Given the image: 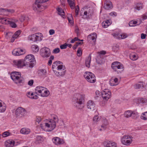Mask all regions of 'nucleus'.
I'll return each instance as SVG.
<instances>
[{
	"mask_svg": "<svg viewBox=\"0 0 147 147\" xmlns=\"http://www.w3.org/2000/svg\"><path fill=\"white\" fill-rule=\"evenodd\" d=\"M84 76L87 81L90 83H94L96 81L95 75L91 72H85L84 75Z\"/></svg>",
	"mask_w": 147,
	"mask_h": 147,
	"instance_id": "obj_7",
	"label": "nucleus"
},
{
	"mask_svg": "<svg viewBox=\"0 0 147 147\" xmlns=\"http://www.w3.org/2000/svg\"><path fill=\"white\" fill-rule=\"evenodd\" d=\"M100 119V117L97 115H95L93 118V121L95 122H97Z\"/></svg>",
	"mask_w": 147,
	"mask_h": 147,
	"instance_id": "obj_47",
	"label": "nucleus"
},
{
	"mask_svg": "<svg viewBox=\"0 0 147 147\" xmlns=\"http://www.w3.org/2000/svg\"><path fill=\"white\" fill-rule=\"evenodd\" d=\"M9 132L7 131H6L4 132L2 136L4 137H7L8 136H9Z\"/></svg>",
	"mask_w": 147,
	"mask_h": 147,
	"instance_id": "obj_56",
	"label": "nucleus"
},
{
	"mask_svg": "<svg viewBox=\"0 0 147 147\" xmlns=\"http://www.w3.org/2000/svg\"><path fill=\"white\" fill-rule=\"evenodd\" d=\"M30 129L26 128H22L20 131V133L24 134H27L30 132Z\"/></svg>",
	"mask_w": 147,
	"mask_h": 147,
	"instance_id": "obj_32",
	"label": "nucleus"
},
{
	"mask_svg": "<svg viewBox=\"0 0 147 147\" xmlns=\"http://www.w3.org/2000/svg\"><path fill=\"white\" fill-rule=\"evenodd\" d=\"M138 102L142 104L146 103L147 102V99L145 98H140L138 99Z\"/></svg>",
	"mask_w": 147,
	"mask_h": 147,
	"instance_id": "obj_44",
	"label": "nucleus"
},
{
	"mask_svg": "<svg viewBox=\"0 0 147 147\" xmlns=\"http://www.w3.org/2000/svg\"><path fill=\"white\" fill-rule=\"evenodd\" d=\"M67 47L66 43H65L63 45H61L60 46V48L61 49H66Z\"/></svg>",
	"mask_w": 147,
	"mask_h": 147,
	"instance_id": "obj_55",
	"label": "nucleus"
},
{
	"mask_svg": "<svg viewBox=\"0 0 147 147\" xmlns=\"http://www.w3.org/2000/svg\"><path fill=\"white\" fill-rule=\"evenodd\" d=\"M68 4L71 9H74L75 7V3L74 0H67Z\"/></svg>",
	"mask_w": 147,
	"mask_h": 147,
	"instance_id": "obj_30",
	"label": "nucleus"
},
{
	"mask_svg": "<svg viewBox=\"0 0 147 147\" xmlns=\"http://www.w3.org/2000/svg\"><path fill=\"white\" fill-rule=\"evenodd\" d=\"M26 112L25 109L21 107L18 108L16 111V115L17 117H24Z\"/></svg>",
	"mask_w": 147,
	"mask_h": 147,
	"instance_id": "obj_9",
	"label": "nucleus"
},
{
	"mask_svg": "<svg viewBox=\"0 0 147 147\" xmlns=\"http://www.w3.org/2000/svg\"><path fill=\"white\" fill-rule=\"evenodd\" d=\"M10 23H9V24H10V26L11 27L13 28H16L17 27V25L15 23L11 22V21H10Z\"/></svg>",
	"mask_w": 147,
	"mask_h": 147,
	"instance_id": "obj_50",
	"label": "nucleus"
},
{
	"mask_svg": "<svg viewBox=\"0 0 147 147\" xmlns=\"http://www.w3.org/2000/svg\"><path fill=\"white\" fill-rule=\"evenodd\" d=\"M113 5L111 1L109 0H106L104 4V8L106 10H108L113 8Z\"/></svg>",
	"mask_w": 147,
	"mask_h": 147,
	"instance_id": "obj_17",
	"label": "nucleus"
},
{
	"mask_svg": "<svg viewBox=\"0 0 147 147\" xmlns=\"http://www.w3.org/2000/svg\"><path fill=\"white\" fill-rule=\"evenodd\" d=\"M28 40L34 42L36 41V33L29 36L28 37Z\"/></svg>",
	"mask_w": 147,
	"mask_h": 147,
	"instance_id": "obj_37",
	"label": "nucleus"
},
{
	"mask_svg": "<svg viewBox=\"0 0 147 147\" xmlns=\"http://www.w3.org/2000/svg\"><path fill=\"white\" fill-rule=\"evenodd\" d=\"M10 21L14 23L18 21V20L14 18H11L10 19Z\"/></svg>",
	"mask_w": 147,
	"mask_h": 147,
	"instance_id": "obj_59",
	"label": "nucleus"
},
{
	"mask_svg": "<svg viewBox=\"0 0 147 147\" xmlns=\"http://www.w3.org/2000/svg\"><path fill=\"white\" fill-rule=\"evenodd\" d=\"M53 143L55 145H58L63 144L64 143L63 140L61 139L59 137H56L53 139Z\"/></svg>",
	"mask_w": 147,
	"mask_h": 147,
	"instance_id": "obj_16",
	"label": "nucleus"
},
{
	"mask_svg": "<svg viewBox=\"0 0 147 147\" xmlns=\"http://www.w3.org/2000/svg\"><path fill=\"white\" fill-rule=\"evenodd\" d=\"M24 60L27 67L32 68L36 64V61L34 57L32 54L27 55Z\"/></svg>",
	"mask_w": 147,
	"mask_h": 147,
	"instance_id": "obj_2",
	"label": "nucleus"
},
{
	"mask_svg": "<svg viewBox=\"0 0 147 147\" xmlns=\"http://www.w3.org/2000/svg\"><path fill=\"white\" fill-rule=\"evenodd\" d=\"M36 41H40L42 39L43 36L42 34L40 33H36Z\"/></svg>",
	"mask_w": 147,
	"mask_h": 147,
	"instance_id": "obj_39",
	"label": "nucleus"
},
{
	"mask_svg": "<svg viewBox=\"0 0 147 147\" xmlns=\"http://www.w3.org/2000/svg\"><path fill=\"white\" fill-rule=\"evenodd\" d=\"M133 112L132 111H127L124 113V115L126 117L129 118L131 116Z\"/></svg>",
	"mask_w": 147,
	"mask_h": 147,
	"instance_id": "obj_41",
	"label": "nucleus"
},
{
	"mask_svg": "<svg viewBox=\"0 0 147 147\" xmlns=\"http://www.w3.org/2000/svg\"><path fill=\"white\" fill-rule=\"evenodd\" d=\"M111 68L118 74L121 73L123 70V65L118 61L113 62L111 64Z\"/></svg>",
	"mask_w": 147,
	"mask_h": 147,
	"instance_id": "obj_6",
	"label": "nucleus"
},
{
	"mask_svg": "<svg viewBox=\"0 0 147 147\" xmlns=\"http://www.w3.org/2000/svg\"><path fill=\"white\" fill-rule=\"evenodd\" d=\"M13 63L16 67L18 68H22L24 66H26L24 59H21L14 61Z\"/></svg>",
	"mask_w": 147,
	"mask_h": 147,
	"instance_id": "obj_12",
	"label": "nucleus"
},
{
	"mask_svg": "<svg viewBox=\"0 0 147 147\" xmlns=\"http://www.w3.org/2000/svg\"><path fill=\"white\" fill-rule=\"evenodd\" d=\"M91 57V54H90L88 58L86 59V66L88 67H90Z\"/></svg>",
	"mask_w": 147,
	"mask_h": 147,
	"instance_id": "obj_33",
	"label": "nucleus"
},
{
	"mask_svg": "<svg viewBox=\"0 0 147 147\" xmlns=\"http://www.w3.org/2000/svg\"><path fill=\"white\" fill-rule=\"evenodd\" d=\"M106 53V52L105 51H102L100 52H99L98 53V54L99 55H104Z\"/></svg>",
	"mask_w": 147,
	"mask_h": 147,
	"instance_id": "obj_60",
	"label": "nucleus"
},
{
	"mask_svg": "<svg viewBox=\"0 0 147 147\" xmlns=\"http://www.w3.org/2000/svg\"><path fill=\"white\" fill-rule=\"evenodd\" d=\"M13 35V34L12 32H8L6 33L5 34V37L7 38H10Z\"/></svg>",
	"mask_w": 147,
	"mask_h": 147,
	"instance_id": "obj_48",
	"label": "nucleus"
},
{
	"mask_svg": "<svg viewBox=\"0 0 147 147\" xmlns=\"http://www.w3.org/2000/svg\"><path fill=\"white\" fill-rule=\"evenodd\" d=\"M68 20L69 22L70 23H72L73 22V21L72 20V17L71 15H70V18L67 17Z\"/></svg>",
	"mask_w": 147,
	"mask_h": 147,
	"instance_id": "obj_53",
	"label": "nucleus"
},
{
	"mask_svg": "<svg viewBox=\"0 0 147 147\" xmlns=\"http://www.w3.org/2000/svg\"><path fill=\"white\" fill-rule=\"evenodd\" d=\"M77 55L78 56H80L82 55V51L79 48L77 51Z\"/></svg>",
	"mask_w": 147,
	"mask_h": 147,
	"instance_id": "obj_57",
	"label": "nucleus"
},
{
	"mask_svg": "<svg viewBox=\"0 0 147 147\" xmlns=\"http://www.w3.org/2000/svg\"><path fill=\"white\" fill-rule=\"evenodd\" d=\"M108 123L106 119L104 120V122L103 123L102 125L101 126V128L98 129L99 130L101 131L105 130L106 128V125H107Z\"/></svg>",
	"mask_w": 147,
	"mask_h": 147,
	"instance_id": "obj_34",
	"label": "nucleus"
},
{
	"mask_svg": "<svg viewBox=\"0 0 147 147\" xmlns=\"http://www.w3.org/2000/svg\"><path fill=\"white\" fill-rule=\"evenodd\" d=\"M111 24V21L109 20H107L103 21L102 23V26L104 28H107Z\"/></svg>",
	"mask_w": 147,
	"mask_h": 147,
	"instance_id": "obj_29",
	"label": "nucleus"
},
{
	"mask_svg": "<svg viewBox=\"0 0 147 147\" xmlns=\"http://www.w3.org/2000/svg\"><path fill=\"white\" fill-rule=\"evenodd\" d=\"M143 116L141 117V118L144 120L147 119V112H145L144 113H143Z\"/></svg>",
	"mask_w": 147,
	"mask_h": 147,
	"instance_id": "obj_49",
	"label": "nucleus"
},
{
	"mask_svg": "<svg viewBox=\"0 0 147 147\" xmlns=\"http://www.w3.org/2000/svg\"><path fill=\"white\" fill-rule=\"evenodd\" d=\"M52 118L48 120L47 122L45 123V127L47 131H51L53 130L56 126L57 123H58L59 119L58 117L55 115H52Z\"/></svg>",
	"mask_w": 147,
	"mask_h": 147,
	"instance_id": "obj_1",
	"label": "nucleus"
},
{
	"mask_svg": "<svg viewBox=\"0 0 147 147\" xmlns=\"http://www.w3.org/2000/svg\"><path fill=\"white\" fill-rule=\"evenodd\" d=\"M57 11L58 12V14L64 18L63 16H64L65 13L63 10L61 8H58L57 9Z\"/></svg>",
	"mask_w": 147,
	"mask_h": 147,
	"instance_id": "obj_38",
	"label": "nucleus"
},
{
	"mask_svg": "<svg viewBox=\"0 0 147 147\" xmlns=\"http://www.w3.org/2000/svg\"><path fill=\"white\" fill-rule=\"evenodd\" d=\"M60 51V49L59 48H57L54 49L53 50V53L56 54L59 53Z\"/></svg>",
	"mask_w": 147,
	"mask_h": 147,
	"instance_id": "obj_52",
	"label": "nucleus"
},
{
	"mask_svg": "<svg viewBox=\"0 0 147 147\" xmlns=\"http://www.w3.org/2000/svg\"><path fill=\"white\" fill-rule=\"evenodd\" d=\"M1 20L2 23L5 24H9L10 22V19L8 18H1Z\"/></svg>",
	"mask_w": 147,
	"mask_h": 147,
	"instance_id": "obj_35",
	"label": "nucleus"
},
{
	"mask_svg": "<svg viewBox=\"0 0 147 147\" xmlns=\"http://www.w3.org/2000/svg\"><path fill=\"white\" fill-rule=\"evenodd\" d=\"M104 145L105 147H117V144L112 141H106L104 142Z\"/></svg>",
	"mask_w": 147,
	"mask_h": 147,
	"instance_id": "obj_14",
	"label": "nucleus"
},
{
	"mask_svg": "<svg viewBox=\"0 0 147 147\" xmlns=\"http://www.w3.org/2000/svg\"><path fill=\"white\" fill-rule=\"evenodd\" d=\"M44 140V137L38 135L36 137L34 143L36 144H39L43 142Z\"/></svg>",
	"mask_w": 147,
	"mask_h": 147,
	"instance_id": "obj_19",
	"label": "nucleus"
},
{
	"mask_svg": "<svg viewBox=\"0 0 147 147\" xmlns=\"http://www.w3.org/2000/svg\"><path fill=\"white\" fill-rule=\"evenodd\" d=\"M114 36L116 37L118 39H123L127 38L128 35L125 33L120 34H114Z\"/></svg>",
	"mask_w": 147,
	"mask_h": 147,
	"instance_id": "obj_21",
	"label": "nucleus"
},
{
	"mask_svg": "<svg viewBox=\"0 0 147 147\" xmlns=\"http://www.w3.org/2000/svg\"><path fill=\"white\" fill-rule=\"evenodd\" d=\"M42 91V94H41V96L42 97H47L50 94L49 91L45 88V89H44Z\"/></svg>",
	"mask_w": 147,
	"mask_h": 147,
	"instance_id": "obj_31",
	"label": "nucleus"
},
{
	"mask_svg": "<svg viewBox=\"0 0 147 147\" xmlns=\"http://www.w3.org/2000/svg\"><path fill=\"white\" fill-rule=\"evenodd\" d=\"M31 49L33 52H38L39 50L38 46L36 45H33L31 46Z\"/></svg>",
	"mask_w": 147,
	"mask_h": 147,
	"instance_id": "obj_40",
	"label": "nucleus"
},
{
	"mask_svg": "<svg viewBox=\"0 0 147 147\" xmlns=\"http://www.w3.org/2000/svg\"><path fill=\"white\" fill-rule=\"evenodd\" d=\"M141 22L142 21L140 20L136 21H131L129 22V24L130 26H135V25L136 24H137L138 25H139Z\"/></svg>",
	"mask_w": 147,
	"mask_h": 147,
	"instance_id": "obj_28",
	"label": "nucleus"
},
{
	"mask_svg": "<svg viewBox=\"0 0 147 147\" xmlns=\"http://www.w3.org/2000/svg\"><path fill=\"white\" fill-rule=\"evenodd\" d=\"M33 95L32 96H30V98L32 99H36L38 98V96L34 94L33 93Z\"/></svg>",
	"mask_w": 147,
	"mask_h": 147,
	"instance_id": "obj_54",
	"label": "nucleus"
},
{
	"mask_svg": "<svg viewBox=\"0 0 147 147\" xmlns=\"http://www.w3.org/2000/svg\"><path fill=\"white\" fill-rule=\"evenodd\" d=\"M79 7L78 5H77L75 9L76 16H77L78 14L79 11Z\"/></svg>",
	"mask_w": 147,
	"mask_h": 147,
	"instance_id": "obj_51",
	"label": "nucleus"
},
{
	"mask_svg": "<svg viewBox=\"0 0 147 147\" xmlns=\"http://www.w3.org/2000/svg\"><path fill=\"white\" fill-rule=\"evenodd\" d=\"M130 58L133 60H135L137 59L136 55H132L130 56Z\"/></svg>",
	"mask_w": 147,
	"mask_h": 147,
	"instance_id": "obj_58",
	"label": "nucleus"
},
{
	"mask_svg": "<svg viewBox=\"0 0 147 147\" xmlns=\"http://www.w3.org/2000/svg\"><path fill=\"white\" fill-rule=\"evenodd\" d=\"M40 54L43 57H48L49 56L51 52L50 49L47 47L42 48L40 50Z\"/></svg>",
	"mask_w": 147,
	"mask_h": 147,
	"instance_id": "obj_10",
	"label": "nucleus"
},
{
	"mask_svg": "<svg viewBox=\"0 0 147 147\" xmlns=\"http://www.w3.org/2000/svg\"><path fill=\"white\" fill-rule=\"evenodd\" d=\"M85 95L84 94H80L78 93L74 95L73 100L76 103L77 107L78 109H81L83 108V106H81L79 107V105H82L84 100Z\"/></svg>",
	"mask_w": 147,
	"mask_h": 147,
	"instance_id": "obj_3",
	"label": "nucleus"
},
{
	"mask_svg": "<svg viewBox=\"0 0 147 147\" xmlns=\"http://www.w3.org/2000/svg\"><path fill=\"white\" fill-rule=\"evenodd\" d=\"M63 63L60 61H56L53 63V65H52V68L56 69H58V66H63Z\"/></svg>",
	"mask_w": 147,
	"mask_h": 147,
	"instance_id": "obj_26",
	"label": "nucleus"
},
{
	"mask_svg": "<svg viewBox=\"0 0 147 147\" xmlns=\"http://www.w3.org/2000/svg\"><path fill=\"white\" fill-rule=\"evenodd\" d=\"M38 75L41 77H46L47 74V72L44 69H42L39 70L38 71Z\"/></svg>",
	"mask_w": 147,
	"mask_h": 147,
	"instance_id": "obj_27",
	"label": "nucleus"
},
{
	"mask_svg": "<svg viewBox=\"0 0 147 147\" xmlns=\"http://www.w3.org/2000/svg\"><path fill=\"white\" fill-rule=\"evenodd\" d=\"M119 83L118 79L112 78L109 81V84L111 86H115L117 85Z\"/></svg>",
	"mask_w": 147,
	"mask_h": 147,
	"instance_id": "obj_24",
	"label": "nucleus"
},
{
	"mask_svg": "<svg viewBox=\"0 0 147 147\" xmlns=\"http://www.w3.org/2000/svg\"><path fill=\"white\" fill-rule=\"evenodd\" d=\"M122 144L124 145H128L130 144L132 142L131 137L129 136L124 135L121 139Z\"/></svg>",
	"mask_w": 147,
	"mask_h": 147,
	"instance_id": "obj_11",
	"label": "nucleus"
},
{
	"mask_svg": "<svg viewBox=\"0 0 147 147\" xmlns=\"http://www.w3.org/2000/svg\"><path fill=\"white\" fill-rule=\"evenodd\" d=\"M27 96L30 98V96H32L33 95V93L30 92H28L27 93Z\"/></svg>",
	"mask_w": 147,
	"mask_h": 147,
	"instance_id": "obj_62",
	"label": "nucleus"
},
{
	"mask_svg": "<svg viewBox=\"0 0 147 147\" xmlns=\"http://www.w3.org/2000/svg\"><path fill=\"white\" fill-rule=\"evenodd\" d=\"M15 142L13 140H8L5 143L6 147H13L14 145Z\"/></svg>",
	"mask_w": 147,
	"mask_h": 147,
	"instance_id": "obj_23",
	"label": "nucleus"
},
{
	"mask_svg": "<svg viewBox=\"0 0 147 147\" xmlns=\"http://www.w3.org/2000/svg\"><path fill=\"white\" fill-rule=\"evenodd\" d=\"M63 63L60 61H56L53 63V65H52V68L56 69H58V66H63Z\"/></svg>",
	"mask_w": 147,
	"mask_h": 147,
	"instance_id": "obj_25",
	"label": "nucleus"
},
{
	"mask_svg": "<svg viewBox=\"0 0 147 147\" xmlns=\"http://www.w3.org/2000/svg\"><path fill=\"white\" fill-rule=\"evenodd\" d=\"M11 77L16 84L23 83L24 82V79L21 76V73L20 72H12L11 74Z\"/></svg>",
	"mask_w": 147,
	"mask_h": 147,
	"instance_id": "obj_5",
	"label": "nucleus"
},
{
	"mask_svg": "<svg viewBox=\"0 0 147 147\" xmlns=\"http://www.w3.org/2000/svg\"><path fill=\"white\" fill-rule=\"evenodd\" d=\"M144 83L142 82H138L134 85V88L136 90H143L144 88Z\"/></svg>",
	"mask_w": 147,
	"mask_h": 147,
	"instance_id": "obj_20",
	"label": "nucleus"
},
{
	"mask_svg": "<svg viewBox=\"0 0 147 147\" xmlns=\"http://www.w3.org/2000/svg\"><path fill=\"white\" fill-rule=\"evenodd\" d=\"M41 120V118L40 117H37L36 119V121L39 123Z\"/></svg>",
	"mask_w": 147,
	"mask_h": 147,
	"instance_id": "obj_64",
	"label": "nucleus"
},
{
	"mask_svg": "<svg viewBox=\"0 0 147 147\" xmlns=\"http://www.w3.org/2000/svg\"><path fill=\"white\" fill-rule=\"evenodd\" d=\"M34 83V81L33 80H31L29 81L28 82V85L31 86H32Z\"/></svg>",
	"mask_w": 147,
	"mask_h": 147,
	"instance_id": "obj_63",
	"label": "nucleus"
},
{
	"mask_svg": "<svg viewBox=\"0 0 147 147\" xmlns=\"http://www.w3.org/2000/svg\"><path fill=\"white\" fill-rule=\"evenodd\" d=\"M97 37V35L96 33H93L89 34L87 37V40L88 41H90L91 40L93 41L94 43L95 44L96 39Z\"/></svg>",
	"mask_w": 147,
	"mask_h": 147,
	"instance_id": "obj_18",
	"label": "nucleus"
},
{
	"mask_svg": "<svg viewBox=\"0 0 147 147\" xmlns=\"http://www.w3.org/2000/svg\"><path fill=\"white\" fill-rule=\"evenodd\" d=\"M143 7L142 4L140 3H138L134 7L135 9L140 10L142 9Z\"/></svg>",
	"mask_w": 147,
	"mask_h": 147,
	"instance_id": "obj_36",
	"label": "nucleus"
},
{
	"mask_svg": "<svg viewBox=\"0 0 147 147\" xmlns=\"http://www.w3.org/2000/svg\"><path fill=\"white\" fill-rule=\"evenodd\" d=\"M7 11L9 12H10L11 13H13L15 12V11L12 9H0V12H4V11Z\"/></svg>",
	"mask_w": 147,
	"mask_h": 147,
	"instance_id": "obj_45",
	"label": "nucleus"
},
{
	"mask_svg": "<svg viewBox=\"0 0 147 147\" xmlns=\"http://www.w3.org/2000/svg\"><path fill=\"white\" fill-rule=\"evenodd\" d=\"M18 50H19L20 51L19 52H20V53L21 55L25 53L24 50L22 49H21L20 48H18Z\"/></svg>",
	"mask_w": 147,
	"mask_h": 147,
	"instance_id": "obj_61",
	"label": "nucleus"
},
{
	"mask_svg": "<svg viewBox=\"0 0 147 147\" xmlns=\"http://www.w3.org/2000/svg\"><path fill=\"white\" fill-rule=\"evenodd\" d=\"M18 50V48L17 49H15L12 52V54L14 56H18L21 55L20 52Z\"/></svg>",
	"mask_w": 147,
	"mask_h": 147,
	"instance_id": "obj_42",
	"label": "nucleus"
},
{
	"mask_svg": "<svg viewBox=\"0 0 147 147\" xmlns=\"http://www.w3.org/2000/svg\"><path fill=\"white\" fill-rule=\"evenodd\" d=\"M44 89H45V87L40 86H37L35 89V93L37 94H40L41 95L42 94V91Z\"/></svg>",
	"mask_w": 147,
	"mask_h": 147,
	"instance_id": "obj_22",
	"label": "nucleus"
},
{
	"mask_svg": "<svg viewBox=\"0 0 147 147\" xmlns=\"http://www.w3.org/2000/svg\"><path fill=\"white\" fill-rule=\"evenodd\" d=\"M111 92L107 89H105L102 92V96L103 100H107L111 96Z\"/></svg>",
	"mask_w": 147,
	"mask_h": 147,
	"instance_id": "obj_13",
	"label": "nucleus"
},
{
	"mask_svg": "<svg viewBox=\"0 0 147 147\" xmlns=\"http://www.w3.org/2000/svg\"><path fill=\"white\" fill-rule=\"evenodd\" d=\"M21 33V31L18 30L13 35V36L14 37V38H17L20 35Z\"/></svg>",
	"mask_w": 147,
	"mask_h": 147,
	"instance_id": "obj_46",
	"label": "nucleus"
},
{
	"mask_svg": "<svg viewBox=\"0 0 147 147\" xmlns=\"http://www.w3.org/2000/svg\"><path fill=\"white\" fill-rule=\"evenodd\" d=\"M95 104L92 100H88L86 104L87 108L91 110H94L95 109Z\"/></svg>",
	"mask_w": 147,
	"mask_h": 147,
	"instance_id": "obj_15",
	"label": "nucleus"
},
{
	"mask_svg": "<svg viewBox=\"0 0 147 147\" xmlns=\"http://www.w3.org/2000/svg\"><path fill=\"white\" fill-rule=\"evenodd\" d=\"M6 107L5 105H2L1 102H0V112H4L6 110Z\"/></svg>",
	"mask_w": 147,
	"mask_h": 147,
	"instance_id": "obj_43",
	"label": "nucleus"
},
{
	"mask_svg": "<svg viewBox=\"0 0 147 147\" xmlns=\"http://www.w3.org/2000/svg\"><path fill=\"white\" fill-rule=\"evenodd\" d=\"M49 0H36L35 3L33 6V9L34 11H40L42 9H44L47 7L46 5H45L44 3Z\"/></svg>",
	"mask_w": 147,
	"mask_h": 147,
	"instance_id": "obj_4",
	"label": "nucleus"
},
{
	"mask_svg": "<svg viewBox=\"0 0 147 147\" xmlns=\"http://www.w3.org/2000/svg\"><path fill=\"white\" fill-rule=\"evenodd\" d=\"M57 69V70H53L54 73L57 76H62L65 75L66 70L64 66H59L58 69Z\"/></svg>",
	"mask_w": 147,
	"mask_h": 147,
	"instance_id": "obj_8",
	"label": "nucleus"
}]
</instances>
